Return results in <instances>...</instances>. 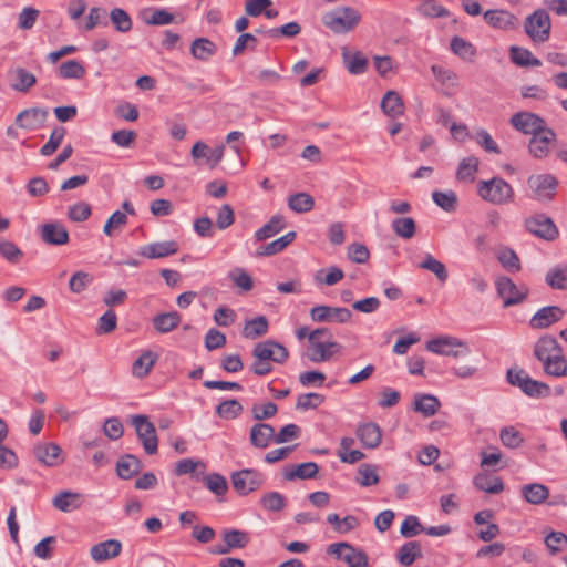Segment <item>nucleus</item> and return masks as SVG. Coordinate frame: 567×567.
Returning a JSON list of instances; mask_svg holds the SVG:
<instances>
[{
  "instance_id": "36",
  "label": "nucleus",
  "mask_w": 567,
  "mask_h": 567,
  "mask_svg": "<svg viewBox=\"0 0 567 567\" xmlns=\"http://www.w3.org/2000/svg\"><path fill=\"white\" fill-rule=\"evenodd\" d=\"M422 547L416 540H411L403 544L396 554L399 563L403 566H411L416 559L421 558Z\"/></svg>"
},
{
  "instance_id": "10",
  "label": "nucleus",
  "mask_w": 567,
  "mask_h": 567,
  "mask_svg": "<svg viewBox=\"0 0 567 567\" xmlns=\"http://www.w3.org/2000/svg\"><path fill=\"white\" fill-rule=\"evenodd\" d=\"M528 187L537 200H550L556 194L558 182L550 174L530 175L527 179Z\"/></svg>"
},
{
  "instance_id": "40",
  "label": "nucleus",
  "mask_w": 567,
  "mask_h": 567,
  "mask_svg": "<svg viewBox=\"0 0 567 567\" xmlns=\"http://www.w3.org/2000/svg\"><path fill=\"white\" fill-rule=\"evenodd\" d=\"M269 322L265 316H258L251 320L246 321L243 329V336L247 339L255 340L265 336L268 332Z\"/></svg>"
},
{
  "instance_id": "45",
  "label": "nucleus",
  "mask_w": 567,
  "mask_h": 567,
  "mask_svg": "<svg viewBox=\"0 0 567 567\" xmlns=\"http://www.w3.org/2000/svg\"><path fill=\"white\" fill-rule=\"evenodd\" d=\"M110 20L117 32L127 33L133 28L131 16L122 8H113L110 11Z\"/></svg>"
},
{
  "instance_id": "49",
  "label": "nucleus",
  "mask_w": 567,
  "mask_h": 567,
  "mask_svg": "<svg viewBox=\"0 0 567 567\" xmlns=\"http://www.w3.org/2000/svg\"><path fill=\"white\" fill-rule=\"evenodd\" d=\"M243 405L236 399L225 400L216 406V414L224 420H233L243 413Z\"/></svg>"
},
{
  "instance_id": "26",
  "label": "nucleus",
  "mask_w": 567,
  "mask_h": 567,
  "mask_svg": "<svg viewBox=\"0 0 567 567\" xmlns=\"http://www.w3.org/2000/svg\"><path fill=\"white\" fill-rule=\"evenodd\" d=\"M82 503L83 496L80 493L71 491H61L52 501L53 506L64 513L80 508Z\"/></svg>"
},
{
  "instance_id": "21",
  "label": "nucleus",
  "mask_w": 567,
  "mask_h": 567,
  "mask_svg": "<svg viewBox=\"0 0 567 567\" xmlns=\"http://www.w3.org/2000/svg\"><path fill=\"white\" fill-rule=\"evenodd\" d=\"M8 79L11 89L21 93L29 92L37 83L34 74L21 66L10 69L8 71Z\"/></svg>"
},
{
  "instance_id": "11",
  "label": "nucleus",
  "mask_w": 567,
  "mask_h": 567,
  "mask_svg": "<svg viewBox=\"0 0 567 567\" xmlns=\"http://www.w3.org/2000/svg\"><path fill=\"white\" fill-rule=\"evenodd\" d=\"M509 122L517 131L533 136L549 128L546 127L545 121L539 115L532 112H518L511 117Z\"/></svg>"
},
{
  "instance_id": "23",
  "label": "nucleus",
  "mask_w": 567,
  "mask_h": 567,
  "mask_svg": "<svg viewBox=\"0 0 567 567\" xmlns=\"http://www.w3.org/2000/svg\"><path fill=\"white\" fill-rule=\"evenodd\" d=\"M357 436L365 449H375L382 440V431L374 422L360 424L357 429Z\"/></svg>"
},
{
  "instance_id": "62",
  "label": "nucleus",
  "mask_w": 567,
  "mask_h": 567,
  "mask_svg": "<svg viewBox=\"0 0 567 567\" xmlns=\"http://www.w3.org/2000/svg\"><path fill=\"white\" fill-rule=\"evenodd\" d=\"M302 358L308 359L310 362L319 363L330 360V354L322 349L320 341H309Z\"/></svg>"
},
{
  "instance_id": "60",
  "label": "nucleus",
  "mask_w": 567,
  "mask_h": 567,
  "mask_svg": "<svg viewBox=\"0 0 567 567\" xmlns=\"http://www.w3.org/2000/svg\"><path fill=\"white\" fill-rule=\"evenodd\" d=\"M126 224L127 215L123 212L116 210L106 220L103 227V233L106 236L112 237L116 230H121Z\"/></svg>"
},
{
  "instance_id": "4",
  "label": "nucleus",
  "mask_w": 567,
  "mask_h": 567,
  "mask_svg": "<svg viewBox=\"0 0 567 567\" xmlns=\"http://www.w3.org/2000/svg\"><path fill=\"white\" fill-rule=\"evenodd\" d=\"M550 17L545 9H537L529 14L524 23L526 34L534 42H545L550 37Z\"/></svg>"
},
{
  "instance_id": "19",
  "label": "nucleus",
  "mask_w": 567,
  "mask_h": 567,
  "mask_svg": "<svg viewBox=\"0 0 567 567\" xmlns=\"http://www.w3.org/2000/svg\"><path fill=\"white\" fill-rule=\"evenodd\" d=\"M224 150L225 147L223 145L210 150L206 143L198 141L193 145L190 155L195 161L205 158L208 166L213 169L223 159Z\"/></svg>"
},
{
  "instance_id": "28",
  "label": "nucleus",
  "mask_w": 567,
  "mask_h": 567,
  "mask_svg": "<svg viewBox=\"0 0 567 567\" xmlns=\"http://www.w3.org/2000/svg\"><path fill=\"white\" fill-rule=\"evenodd\" d=\"M142 468L143 464L140 458L132 454L121 456L116 463V472L122 480H131L137 475Z\"/></svg>"
},
{
  "instance_id": "51",
  "label": "nucleus",
  "mask_w": 567,
  "mask_h": 567,
  "mask_svg": "<svg viewBox=\"0 0 567 567\" xmlns=\"http://www.w3.org/2000/svg\"><path fill=\"white\" fill-rule=\"evenodd\" d=\"M543 370L550 377H567V359L564 355V351L556 354L550 361L543 365Z\"/></svg>"
},
{
  "instance_id": "7",
  "label": "nucleus",
  "mask_w": 567,
  "mask_h": 567,
  "mask_svg": "<svg viewBox=\"0 0 567 567\" xmlns=\"http://www.w3.org/2000/svg\"><path fill=\"white\" fill-rule=\"evenodd\" d=\"M132 425L135 427L136 435L142 442L144 451L148 455H153L158 450V439L154 424L148 420L147 415L132 416Z\"/></svg>"
},
{
  "instance_id": "56",
  "label": "nucleus",
  "mask_w": 567,
  "mask_h": 567,
  "mask_svg": "<svg viewBox=\"0 0 567 567\" xmlns=\"http://www.w3.org/2000/svg\"><path fill=\"white\" fill-rule=\"evenodd\" d=\"M342 560L347 563L349 567H367L369 557L364 550L351 545V548L346 549Z\"/></svg>"
},
{
  "instance_id": "38",
  "label": "nucleus",
  "mask_w": 567,
  "mask_h": 567,
  "mask_svg": "<svg viewBox=\"0 0 567 567\" xmlns=\"http://www.w3.org/2000/svg\"><path fill=\"white\" fill-rule=\"evenodd\" d=\"M450 49L455 55L467 62H472L476 56L474 44L458 35L452 38Z\"/></svg>"
},
{
  "instance_id": "14",
  "label": "nucleus",
  "mask_w": 567,
  "mask_h": 567,
  "mask_svg": "<svg viewBox=\"0 0 567 567\" xmlns=\"http://www.w3.org/2000/svg\"><path fill=\"white\" fill-rule=\"evenodd\" d=\"M565 315L566 311L559 306H546L536 311L529 320V326L533 329H547L560 321Z\"/></svg>"
},
{
  "instance_id": "27",
  "label": "nucleus",
  "mask_w": 567,
  "mask_h": 567,
  "mask_svg": "<svg viewBox=\"0 0 567 567\" xmlns=\"http://www.w3.org/2000/svg\"><path fill=\"white\" fill-rule=\"evenodd\" d=\"M319 471V466L315 462H306L298 465L287 466L284 471V477L287 481L293 480H311L315 478Z\"/></svg>"
},
{
  "instance_id": "12",
  "label": "nucleus",
  "mask_w": 567,
  "mask_h": 567,
  "mask_svg": "<svg viewBox=\"0 0 567 567\" xmlns=\"http://www.w3.org/2000/svg\"><path fill=\"white\" fill-rule=\"evenodd\" d=\"M352 317V312L343 307L315 306L310 310V318L315 322L346 323Z\"/></svg>"
},
{
  "instance_id": "20",
  "label": "nucleus",
  "mask_w": 567,
  "mask_h": 567,
  "mask_svg": "<svg viewBox=\"0 0 567 567\" xmlns=\"http://www.w3.org/2000/svg\"><path fill=\"white\" fill-rule=\"evenodd\" d=\"M249 441L256 449H267L272 442H275L274 426L261 422L254 424L250 429Z\"/></svg>"
},
{
  "instance_id": "25",
  "label": "nucleus",
  "mask_w": 567,
  "mask_h": 567,
  "mask_svg": "<svg viewBox=\"0 0 567 567\" xmlns=\"http://www.w3.org/2000/svg\"><path fill=\"white\" fill-rule=\"evenodd\" d=\"M556 138V133L548 128L544 131V133L533 136L528 144L529 153L535 158H544L549 153V145L551 142H554Z\"/></svg>"
},
{
  "instance_id": "50",
  "label": "nucleus",
  "mask_w": 567,
  "mask_h": 567,
  "mask_svg": "<svg viewBox=\"0 0 567 567\" xmlns=\"http://www.w3.org/2000/svg\"><path fill=\"white\" fill-rule=\"evenodd\" d=\"M223 538L230 550L245 548L250 542L249 534L239 529L225 530Z\"/></svg>"
},
{
  "instance_id": "61",
  "label": "nucleus",
  "mask_w": 567,
  "mask_h": 567,
  "mask_svg": "<svg viewBox=\"0 0 567 567\" xmlns=\"http://www.w3.org/2000/svg\"><path fill=\"white\" fill-rule=\"evenodd\" d=\"M65 135V128L62 126L55 127L51 135L49 141L41 147L40 154L42 156H50L52 155L58 147L61 145L63 138Z\"/></svg>"
},
{
  "instance_id": "15",
  "label": "nucleus",
  "mask_w": 567,
  "mask_h": 567,
  "mask_svg": "<svg viewBox=\"0 0 567 567\" xmlns=\"http://www.w3.org/2000/svg\"><path fill=\"white\" fill-rule=\"evenodd\" d=\"M49 112L43 107H30L21 111L16 117V124L23 130L35 131L43 126Z\"/></svg>"
},
{
  "instance_id": "2",
  "label": "nucleus",
  "mask_w": 567,
  "mask_h": 567,
  "mask_svg": "<svg viewBox=\"0 0 567 567\" xmlns=\"http://www.w3.org/2000/svg\"><path fill=\"white\" fill-rule=\"evenodd\" d=\"M506 381L511 385L519 388L529 398L540 399L550 395V386L547 383L532 379L519 367H513L507 370Z\"/></svg>"
},
{
  "instance_id": "17",
  "label": "nucleus",
  "mask_w": 567,
  "mask_h": 567,
  "mask_svg": "<svg viewBox=\"0 0 567 567\" xmlns=\"http://www.w3.org/2000/svg\"><path fill=\"white\" fill-rule=\"evenodd\" d=\"M561 351V346L558 343L557 339L550 334L540 337L534 346V355L543 365Z\"/></svg>"
},
{
  "instance_id": "18",
  "label": "nucleus",
  "mask_w": 567,
  "mask_h": 567,
  "mask_svg": "<svg viewBox=\"0 0 567 567\" xmlns=\"http://www.w3.org/2000/svg\"><path fill=\"white\" fill-rule=\"evenodd\" d=\"M37 460L45 466L54 467L63 463L62 450L55 443H40L33 449Z\"/></svg>"
},
{
  "instance_id": "16",
  "label": "nucleus",
  "mask_w": 567,
  "mask_h": 567,
  "mask_svg": "<svg viewBox=\"0 0 567 567\" xmlns=\"http://www.w3.org/2000/svg\"><path fill=\"white\" fill-rule=\"evenodd\" d=\"M179 245L175 240L157 241L141 246L138 255L147 259H159L177 254Z\"/></svg>"
},
{
  "instance_id": "48",
  "label": "nucleus",
  "mask_w": 567,
  "mask_h": 567,
  "mask_svg": "<svg viewBox=\"0 0 567 567\" xmlns=\"http://www.w3.org/2000/svg\"><path fill=\"white\" fill-rule=\"evenodd\" d=\"M288 206L291 210L302 214L313 208L315 199L308 193H296L289 196Z\"/></svg>"
},
{
  "instance_id": "37",
  "label": "nucleus",
  "mask_w": 567,
  "mask_h": 567,
  "mask_svg": "<svg viewBox=\"0 0 567 567\" xmlns=\"http://www.w3.org/2000/svg\"><path fill=\"white\" fill-rule=\"evenodd\" d=\"M142 20L147 25H167L175 22V16L166 9H148L143 11Z\"/></svg>"
},
{
  "instance_id": "1",
  "label": "nucleus",
  "mask_w": 567,
  "mask_h": 567,
  "mask_svg": "<svg viewBox=\"0 0 567 567\" xmlns=\"http://www.w3.org/2000/svg\"><path fill=\"white\" fill-rule=\"evenodd\" d=\"M478 196L493 205H507L514 202L515 193L509 183L499 176L481 179L477 183Z\"/></svg>"
},
{
  "instance_id": "5",
  "label": "nucleus",
  "mask_w": 567,
  "mask_h": 567,
  "mask_svg": "<svg viewBox=\"0 0 567 567\" xmlns=\"http://www.w3.org/2000/svg\"><path fill=\"white\" fill-rule=\"evenodd\" d=\"M426 349L435 354L463 358L470 354L468 346L455 337H437L426 342Z\"/></svg>"
},
{
  "instance_id": "22",
  "label": "nucleus",
  "mask_w": 567,
  "mask_h": 567,
  "mask_svg": "<svg viewBox=\"0 0 567 567\" xmlns=\"http://www.w3.org/2000/svg\"><path fill=\"white\" fill-rule=\"evenodd\" d=\"M122 551V543L117 539H107L95 544L90 549L91 558L96 563H102L117 557Z\"/></svg>"
},
{
  "instance_id": "3",
  "label": "nucleus",
  "mask_w": 567,
  "mask_h": 567,
  "mask_svg": "<svg viewBox=\"0 0 567 567\" xmlns=\"http://www.w3.org/2000/svg\"><path fill=\"white\" fill-rule=\"evenodd\" d=\"M360 21V12L352 7H339L322 16V23L337 34L350 32Z\"/></svg>"
},
{
  "instance_id": "41",
  "label": "nucleus",
  "mask_w": 567,
  "mask_h": 567,
  "mask_svg": "<svg viewBox=\"0 0 567 567\" xmlns=\"http://www.w3.org/2000/svg\"><path fill=\"white\" fill-rule=\"evenodd\" d=\"M478 158L475 156H468L463 158L456 171V179L458 182L472 183L475 179V174L478 169Z\"/></svg>"
},
{
  "instance_id": "35",
  "label": "nucleus",
  "mask_w": 567,
  "mask_h": 567,
  "mask_svg": "<svg viewBox=\"0 0 567 567\" xmlns=\"http://www.w3.org/2000/svg\"><path fill=\"white\" fill-rule=\"evenodd\" d=\"M439 399L432 394H415L414 411L421 413L424 417L433 416L440 409Z\"/></svg>"
},
{
  "instance_id": "13",
  "label": "nucleus",
  "mask_w": 567,
  "mask_h": 567,
  "mask_svg": "<svg viewBox=\"0 0 567 567\" xmlns=\"http://www.w3.org/2000/svg\"><path fill=\"white\" fill-rule=\"evenodd\" d=\"M43 243L51 246H62L69 243L70 236L66 227L60 221H49L39 227Z\"/></svg>"
},
{
  "instance_id": "55",
  "label": "nucleus",
  "mask_w": 567,
  "mask_h": 567,
  "mask_svg": "<svg viewBox=\"0 0 567 567\" xmlns=\"http://www.w3.org/2000/svg\"><path fill=\"white\" fill-rule=\"evenodd\" d=\"M499 440L502 444L508 449H517L524 442L522 433L514 426L502 427L499 431Z\"/></svg>"
},
{
  "instance_id": "46",
  "label": "nucleus",
  "mask_w": 567,
  "mask_h": 567,
  "mask_svg": "<svg viewBox=\"0 0 567 567\" xmlns=\"http://www.w3.org/2000/svg\"><path fill=\"white\" fill-rule=\"evenodd\" d=\"M392 230L403 239H411L416 233V224L411 217H398L392 220Z\"/></svg>"
},
{
  "instance_id": "63",
  "label": "nucleus",
  "mask_w": 567,
  "mask_h": 567,
  "mask_svg": "<svg viewBox=\"0 0 567 567\" xmlns=\"http://www.w3.org/2000/svg\"><path fill=\"white\" fill-rule=\"evenodd\" d=\"M117 326V316L114 310L109 309L100 318L96 327L99 336L113 332Z\"/></svg>"
},
{
  "instance_id": "33",
  "label": "nucleus",
  "mask_w": 567,
  "mask_h": 567,
  "mask_svg": "<svg viewBox=\"0 0 567 567\" xmlns=\"http://www.w3.org/2000/svg\"><path fill=\"white\" fill-rule=\"evenodd\" d=\"M545 282L551 289L567 290V265L559 264L548 269L545 275Z\"/></svg>"
},
{
  "instance_id": "30",
  "label": "nucleus",
  "mask_w": 567,
  "mask_h": 567,
  "mask_svg": "<svg viewBox=\"0 0 567 567\" xmlns=\"http://www.w3.org/2000/svg\"><path fill=\"white\" fill-rule=\"evenodd\" d=\"M296 231H289L280 238L260 246L256 251V256L265 257L277 255L287 248L296 239Z\"/></svg>"
},
{
  "instance_id": "47",
  "label": "nucleus",
  "mask_w": 567,
  "mask_h": 567,
  "mask_svg": "<svg viewBox=\"0 0 567 567\" xmlns=\"http://www.w3.org/2000/svg\"><path fill=\"white\" fill-rule=\"evenodd\" d=\"M497 260L508 272H518L522 269L517 254L509 247H503L497 252Z\"/></svg>"
},
{
  "instance_id": "58",
  "label": "nucleus",
  "mask_w": 567,
  "mask_h": 567,
  "mask_svg": "<svg viewBox=\"0 0 567 567\" xmlns=\"http://www.w3.org/2000/svg\"><path fill=\"white\" fill-rule=\"evenodd\" d=\"M204 482L206 487L217 496H224L228 491L226 478L218 473L206 475Z\"/></svg>"
},
{
  "instance_id": "64",
  "label": "nucleus",
  "mask_w": 567,
  "mask_h": 567,
  "mask_svg": "<svg viewBox=\"0 0 567 567\" xmlns=\"http://www.w3.org/2000/svg\"><path fill=\"white\" fill-rule=\"evenodd\" d=\"M419 10L423 16L432 18H447L450 16V11L435 0H422Z\"/></svg>"
},
{
  "instance_id": "31",
  "label": "nucleus",
  "mask_w": 567,
  "mask_h": 567,
  "mask_svg": "<svg viewBox=\"0 0 567 567\" xmlns=\"http://www.w3.org/2000/svg\"><path fill=\"white\" fill-rule=\"evenodd\" d=\"M181 315L177 311L163 312L152 319L154 329L159 333H168L181 323Z\"/></svg>"
},
{
  "instance_id": "39",
  "label": "nucleus",
  "mask_w": 567,
  "mask_h": 567,
  "mask_svg": "<svg viewBox=\"0 0 567 567\" xmlns=\"http://www.w3.org/2000/svg\"><path fill=\"white\" fill-rule=\"evenodd\" d=\"M157 361V354L151 350L144 351L132 365V373L137 378H145Z\"/></svg>"
},
{
  "instance_id": "43",
  "label": "nucleus",
  "mask_w": 567,
  "mask_h": 567,
  "mask_svg": "<svg viewBox=\"0 0 567 567\" xmlns=\"http://www.w3.org/2000/svg\"><path fill=\"white\" fill-rule=\"evenodd\" d=\"M522 493L526 502L535 505L542 504L549 496V489L545 485L538 483L525 485L522 488Z\"/></svg>"
},
{
  "instance_id": "9",
  "label": "nucleus",
  "mask_w": 567,
  "mask_h": 567,
  "mask_svg": "<svg viewBox=\"0 0 567 567\" xmlns=\"http://www.w3.org/2000/svg\"><path fill=\"white\" fill-rule=\"evenodd\" d=\"M524 225L532 235L547 241L555 240L559 235L554 220L545 214H536L526 218Z\"/></svg>"
},
{
  "instance_id": "59",
  "label": "nucleus",
  "mask_w": 567,
  "mask_h": 567,
  "mask_svg": "<svg viewBox=\"0 0 567 567\" xmlns=\"http://www.w3.org/2000/svg\"><path fill=\"white\" fill-rule=\"evenodd\" d=\"M324 395L316 392L301 394L297 399L296 409L301 411L317 409L324 402Z\"/></svg>"
},
{
  "instance_id": "29",
  "label": "nucleus",
  "mask_w": 567,
  "mask_h": 567,
  "mask_svg": "<svg viewBox=\"0 0 567 567\" xmlns=\"http://www.w3.org/2000/svg\"><path fill=\"white\" fill-rule=\"evenodd\" d=\"M381 109L385 115L396 118L404 113V103L396 91H388L381 101Z\"/></svg>"
},
{
  "instance_id": "53",
  "label": "nucleus",
  "mask_w": 567,
  "mask_h": 567,
  "mask_svg": "<svg viewBox=\"0 0 567 567\" xmlns=\"http://www.w3.org/2000/svg\"><path fill=\"white\" fill-rule=\"evenodd\" d=\"M419 267L433 272L441 282H445L449 277L445 265L435 259L431 254L425 255Z\"/></svg>"
},
{
  "instance_id": "8",
  "label": "nucleus",
  "mask_w": 567,
  "mask_h": 567,
  "mask_svg": "<svg viewBox=\"0 0 567 567\" xmlns=\"http://www.w3.org/2000/svg\"><path fill=\"white\" fill-rule=\"evenodd\" d=\"M231 484L239 495H248L264 484V475L254 468H244L231 474Z\"/></svg>"
},
{
  "instance_id": "44",
  "label": "nucleus",
  "mask_w": 567,
  "mask_h": 567,
  "mask_svg": "<svg viewBox=\"0 0 567 567\" xmlns=\"http://www.w3.org/2000/svg\"><path fill=\"white\" fill-rule=\"evenodd\" d=\"M432 199L440 208L447 213L455 212L458 206V198L454 190H434L432 193Z\"/></svg>"
},
{
  "instance_id": "32",
  "label": "nucleus",
  "mask_w": 567,
  "mask_h": 567,
  "mask_svg": "<svg viewBox=\"0 0 567 567\" xmlns=\"http://www.w3.org/2000/svg\"><path fill=\"white\" fill-rule=\"evenodd\" d=\"M474 486L488 494H498L504 489V483L501 477H493L486 473H478L473 478Z\"/></svg>"
},
{
  "instance_id": "57",
  "label": "nucleus",
  "mask_w": 567,
  "mask_h": 567,
  "mask_svg": "<svg viewBox=\"0 0 567 567\" xmlns=\"http://www.w3.org/2000/svg\"><path fill=\"white\" fill-rule=\"evenodd\" d=\"M286 504V497L278 492H268L260 498V505L269 512H280Z\"/></svg>"
},
{
  "instance_id": "42",
  "label": "nucleus",
  "mask_w": 567,
  "mask_h": 567,
  "mask_svg": "<svg viewBox=\"0 0 567 567\" xmlns=\"http://www.w3.org/2000/svg\"><path fill=\"white\" fill-rule=\"evenodd\" d=\"M285 228V218L280 215L272 216L267 224L255 233L257 241L266 240Z\"/></svg>"
},
{
  "instance_id": "52",
  "label": "nucleus",
  "mask_w": 567,
  "mask_h": 567,
  "mask_svg": "<svg viewBox=\"0 0 567 567\" xmlns=\"http://www.w3.org/2000/svg\"><path fill=\"white\" fill-rule=\"evenodd\" d=\"M86 73L84 65L76 60H68L59 66L58 74L62 79H82Z\"/></svg>"
},
{
  "instance_id": "54",
  "label": "nucleus",
  "mask_w": 567,
  "mask_h": 567,
  "mask_svg": "<svg viewBox=\"0 0 567 567\" xmlns=\"http://www.w3.org/2000/svg\"><path fill=\"white\" fill-rule=\"evenodd\" d=\"M344 277L343 270L337 266L317 271L315 280L318 284L333 286Z\"/></svg>"
},
{
  "instance_id": "24",
  "label": "nucleus",
  "mask_w": 567,
  "mask_h": 567,
  "mask_svg": "<svg viewBox=\"0 0 567 567\" xmlns=\"http://www.w3.org/2000/svg\"><path fill=\"white\" fill-rule=\"evenodd\" d=\"M484 20L493 28L502 30H512L518 23L517 17L506 10H487Z\"/></svg>"
},
{
  "instance_id": "6",
  "label": "nucleus",
  "mask_w": 567,
  "mask_h": 567,
  "mask_svg": "<svg viewBox=\"0 0 567 567\" xmlns=\"http://www.w3.org/2000/svg\"><path fill=\"white\" fill-rule=\"evenodd\" d=\"M497 295L504 300V307L519 305L525 301L529 295V288L526 285L517 286L509 277L502 276L496 282Z\"/></svg>"
},
{
  "instance_id": "34",
  "label": "nucleus",
  "mask_w": 567,
  "mask_h": 567,
  "mask_svg": "<svg viewBox=\"0 0 567 567\" xmlns=\"http://www.w3.org/2000/svg\"><path fill=\"white\" fill-rule=\"evenodd\" d=\"M217 52V45L208 38H197L190 44V54L199 61H208Z\"/></svg>"
}]
</instances>
